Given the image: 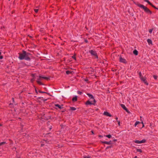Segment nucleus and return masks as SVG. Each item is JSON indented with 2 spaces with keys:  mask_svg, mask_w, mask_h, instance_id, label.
Here are the masks:
<instances>
[{
  "mask_svg": "<svg viewBox=\"0 0 158 158\" xmlns=\"http://www.w3.org/2000/svg\"><path fill=\"white\" fill-rule=\"evenodd\" d=\"M30 54L26 51H23L22 53L19 54V58L20 60L25 59L27 60H30V58L29 56Z\"/></svg>",
  "mask_w": 158,
  "mask_h": 158,
  "instance_id": "1",
  "label": "nucleus"
},
{
  "mask_svg": "<svg viewBox=\"0 0 158 158\" xmlns=\"http://www.w3.org/2000/svg\"><path fill=\"white\" fill-rule=\"evenodd\" d=\"M137 5L138 6L143 9L146 13L151 14L152 12L146 7L140 4H138Z\"/></svg>",
  "mask_w": 158,
  "mask_h": 158,
  "instance_id": "2",
  "label": "nucleus"
},
{
  "mask_svg": "<svg viewBox=\"0 0 158 158\" xmlns=\"http://www.w3.org/2000/svg\"><path fill=\"white\" fill-rule=\"evenodd\" d=\"M89 52L91 53V54L92 55L94 56L96 58H98V56L97 55V53L95 51H93V50H91Z\"/></svg>",
  "mask_w": 158,
  "mask_h": 158,
  "instance_id": "3",
  "label": "nucleus"
},
{
  "mask_svg": "<svg viewBox=\"0 0 158 158\" xmlns=\"http://www.w3.org/2000/svg\"><path fill=\"white\" fill-rule=\"evenodd\" d=\"M145 140L143 139L141 141H139L138 140H136L135 141V142L136 143L140 144L142 143H144L145 142Z\"/></svg>",
  "mask_w": 158,
  "mask_h": 158,
  "instance_id": "4",
  "label": "nucleus"
},
{
  "mask_svg": "<svg viewBox=\"0 0 158 158\" xmlns=\"http://www.w3.org/2000/svg\"><path fill=\"white\" fill-rule=\"evenodd\" d=\"M87 95L91 99H92L93 100V101H94V103H95V100L94 99L93 96L92 94H87Z\"/></svg>",
  "mask_w": 158,
  "mask_h": 158,
  "instance_id": "5",
  "label": "nucleus"
},
{
  "mask_svg": "<svg viewBox=\"0 0 158 158\" xmlns=\"http://www.w3.org/2000/svg\"><path fill=\"white\" fill-rule=\"evenodd\" d=\"M95 103H94V101H93V100L92 101H91V102H90L89 101H87L86 102V105H92V104L94 105Z\"/></svg>",
  "mask_w": 158,
  "mask_h": 158,
  "instance_id": "6",
  "label": "nucleus"
},
{
  "mask_svg": "<svg viewBox=\"0 0 158 158\" xmlns=\"http://www.w3.org/2000/svg\"><path fill=\"white\" fill-rule=\"evenodd\" d=\"M121 107L123 108L127 112H128L129 111L127 109V108L123 104H121Z\"/></svg>",
  "mask_w": 158,
  "mask_h": 158,
  "instance_id": "7",
  "label": "nucleus"
},
{
  "mask_svg": "<svg viewBox=\"0 0 158 158\" xmlns=\"http://www.w3.org/2000/svg\"><path fill=\"white\" fill-rule=\"evenodd\" d=\"M103 114L109 117H111V115L107 112H104Z\"/></svg>",
  "mask_w": 158,
  "mask_h": 158,
  "instance_id": "8",
  "label": "nucleus"
},
{
  "mask_svg": "<svg viewBox=\"0 0 158 158\" xmlns=\"http://www.w3.org/2000/svg\"><path fill=\"white\" fill-rule=\"evenodd\" d=\"M119 60L120 62H123V63H125L126 60L124 58H123L122 57H120L119 58Z\"/></svg>",
  "mask_w": 158,
  "mask_h": 158,
  "instance_id": "9",
  "label": "nucleus"
},
{
  "mask_svg": "<svg viewBox=\"0 0 158 158\" xmlns=\"http://www.w3.org/2000/svg\"><path fill=\"white\" fill-rule=\"evenodd\" d=\"M55 106L56 107H58L60 109H62L63 108V105L60 106L59 104H56L55 105Z\"/></svg>",
  "mask_w": 158,
  "mask_h": 158,
  "instance_id": "10",
  "label": "nucleus"
},
{
  "mask_svg": "<svg viewBox=\"0 0 158 158\" xmlns=\"http://www.w3.org/2000/svg\"><path fill=\"white\" fill-rule=\"evenodd\" d=\"M140 79L142 81H143L147 85L148 84V83H147L145 79L144 78H143V77H141Z\"/></svg>",
  "mask_w": 158,
  "mask_h": 158,
  "instance_id": "11",
  "label": "nucleus"
},
{
  "mask_svg": "<svg viewBox=\"0 0 158 158\" xmlns=\"http://www.w3.org/2000/svg\"><path fill=\"white\" fill-rule=\"evenodd\" d=\"M133 53L135 55H137L138 54V51L135 49L133 51Z\"/></svg>",
  "mask_w": 158,
  "mask_h": 158,
  "instance_id": "12",
  "label": "nucleus"
},
{
  "mask_svg": "<svg viewBox=\"0 0 158 158\" xmlns=\"http://www.w3.org/2000/svg\"><path fill=\"white\" fill-rule=\"evenodd\" d=\"M40 77L42 79H45L47 80H48L49 79V78L48 77H42L41 75H40Z\"/></svg>",
  "mask_w": 158,
  "mask_h": 158,
  "instance_id": "13",
  "label": "nucleus"
},
{
  "mask_svg": "<svg viewBox=\"0 0 158 158\" xmlns=\"http://www.w3.org/2000/svg\"><path fill=\"white\" fill-rule=\"evenodd\" d=\"M147 42H148L149 44H152V41L151 40L148 39L147 40Z\"/></svg>",
  "mask_w": 158,
  "mask_h": 158,
  "instance_id": "14",
  "label": "nucleus"
},
{
  "mask_svg": "<svg viewBox=\"0 0 158 158\" xmlns=\"http://www.w3.org/2000/svg\"><path fill=\"white\" fill-rule=\"evenodd\" d=\"M77 100V97L76 96L75 97H73L72 99V100L74 101H76Z\"/></svg>",
  "mask_w": 158,
  "mask_h": 158,
  "instance_id": "15",
  "label": "nucleus"
},
{
  "mask_svg": "<svg viewBox=\"0 0 158 158\" xmlns=\"http://www.w3.org/2000/svg\"><path fill=\"white\" fill-rule=\"evenodd\" d=\"M103 143L107 144H111V141H110L109 142L105 141L104 142H103Z\"/></svg>",
  "mask_w": 158,
  "mask_h": 158,
  "instance_id": "16",
  "label": "nucleus"
},
{
  "mask_svg": "<svg viewBox=\"0 0 158 158\" xmlns=\"http://www.w3.org/2000/svg\"><path fill=\"white\" fill-rule=\"evenodd\" d=\"M37 77H38V78H37V81H40L42 80V78H41L40 77V76H39V77L37 76Z\"/></svg>",
  "mask_w": 158,
  "mask_h": 158,
  "instance_id": "17",
  "label": "nucleus"
},
{
  "mask_svg": "<svg viewBox=\"0 0 158 158\" xmlns=\"http://www.w3.org/2000/svg\"><path fill=\"white\" fill-rule=\"evenodd\" d=\"M6 144V142H3L0 143V146H1L2 145H4Z\"/></svg>",
  "mask_w": 158,
  "mask_h": 158,
  "instance_id": "18",
  "label": "nucleus"
},
{
  "mask_svg": "<svg viewBox=\"0 0 158 158\" xmlns=\"http://www.w3.org/2000/svg\"><path fill=\"white\" fill-rule=\"evenodd\" d=\"M70 109L72 110H75L76 109V108L74 107H70Z\"/></svg>",
  "mask_w": 158,
  "mask_h": 158,
  "instance_id": "19",
  "label": "nucleus"
},
{
  "mask_svg": "<svg viewBox=\"0 0 158 158\" xmlns=\"http://www.w3.org/2000/svg\"><path fill=\"white\" fill-rule=\"evenodd\" d=\"M140 123V122L139 121H137L135 122L134 125L135 127H136L138 124Z\"/></svg>",
  "mask_w": 158,
  "mask_h": 158,
  "instance_id": "20",
  "label": "nucleus"
},
{
  "mask_svg": "<svg viewBox=\"0 0 158 158\" xmlns=\"http://www.w3.org/2000/svg\"><path fill=\"white\" fill-rule=\"evenodd\" d=\"M37 83L40 85H43V84L40 81H36Z\"/></svg>",
  "mask_w": 158,
  "mask_h": 158,
  "instance_id": "21",
  "label": "nucleus"
},
{
  "mask_svg": "<svg viewBox=\"0 0 158 158\" xmlns=\"http://www.w3.org/2000/svg\"><path fill=\"white\" fill-rule=\"evenodd\" d=\"M32 76L33 77V78L31 80V82H33L34 81V79L35 78H34V74H32Z\"/></svg>",
  "mask_w": 158,
  "mask_h": 158,
  "instance_id": "22",
  "label": "nucleus"
},
{
  "mask_svg": "<svg viewBox=\"0 0 158 158\" xmlns=\"http://www.w3.org/2000/svg\"><path fill=\"white\" fill-rule=\"evenodd\" d=\"M105 136L109 138H110L111 137V136L110 135H106Z\"/></svg>",
  "mask_w": 158,
  "mask_h": 158,
  "instance_id": "23",
  "label": "nucleus"
},
{
  "mask_svg": "<svg viewBox=\"0 0 158 158\" xmlns=\"http://www.w3.org/2000/svg\"><path fill=\"white\" fill-rule=\"evenodd\" d=\"M144 1L148 2L149 5L151 4V3L148 0H145Z\"/></svg>",
  "mask_w": 158,
  "mask_h": 158,
  "instance_id": "24",
  "label": "nucleus"
},
{
  "mask_svg": "<svg viewBox=\"0 0 158 158\" xmlns=\"http://www.w3.org/2000/svg\"><path fill=\"white\" fill-rule=\"evenodd\" d=\"M66 73L67 74H69L71 73V72L69 71H66Z\"/></svg>",
  "mask_w": 158,
  "mask_h": 158,
  "instance_id": "25",
  "label": "nucleus"
},
{
  "mask_svg": "<svg viewBox=\"0 0 158 158\" xmlns=\"http://www.w3.org/2000/svg\"><path fill=\"white\" fill-rule=\"evenodd\" d=\"M137 152H142V150L140 149H137Z\"/></svg>",
  "mask_w": 158,
  "mask_h": 158,
  "instance_id": "26",
  "label": "nucleus"
},
{
  "mask_svg": "<svg viewBox=\"0 0 158 158\" xmlns=\"http://www.w3.org/2000/svg\"><path fill=\"white\" fill-rule=\"evenodd\" d=\"M153 30V29H150L149 30V32L150 33H151L152 31Z\"/></svg>",
  "mask_w": 158,
  "mask_h": 158,
  "instance_id": "27",
  "label": "nucleus"
},
{
  "mask_svg": "<svg viewBox=\"0 0 158 158\" xmlns=\"http://www.w3.org/2000/svg\"><path fill=\"white\" fill-rule=\"evenodd\" d=\"M150 5L152 7L155 8V9H158V8H156V7H155V6H154L151 3V4H150Z\"/></svg>",
  "mask_w": 158,
  "mask_h": 158,
  "instance_id": "28",
  "label": "nucleus"
},
{
  "mask_svg": "<svg viewBox=\"0 0 158 158\" xmlns=\"http://www.w3.org/2000/svg\"><path fill=\"white\" fill-rule=\"evenodd\" d=\"M84 158H90L89 156H84Z\"/></svg>",
  "mask_w": 158,
  "mask_h": 158,
  "instance_id": "29",
  "label": "nucleus"
},
{
  "mask_svg": "<svg viewBox=\"0 0 158 158\" xmlns=\"http://www.w3.org/2000/svg\"><path fill=\"white\" fill-rule=\"evenodd\" d=\"M153 77L155 79H157V76L156 75H153Z\"/></svg>",
  "mask_w": 158,
  "mask_h": 158,
  "instance_id": "30",
  "label": "nucleus"
},
{
  "mask_svg": "<svg viewBox=\"0 0 158 158\" xmlns=\"http://www.w3.org/2000/svg\"><path fill=\"white\" fill-rule=\"evenodd\" d=\"M77 93L79 94H82V92L80 91H78Z\"/></svg>",
  "mask_w": 158,
  "mask_h": 158,
  "instance_id": "31",
  "label": "nucleus"
},
{
  "mask_svg": "<svg viewBox=\"0 0 158 158\" xmlns=\"http://www.w3.org/2000/svg\"><path fill=\"white\" fill-rule=\"evenodd\" d=\"M34 11L36 13H37L38 11V9H35Z\"/></svg>",
  "mask_w": 158,
  "mask_h": 158,
  "instance_id": "32",
  "label": "nucleus"
},
{
  "mask_svg": "<svg viewBox=\"0 0 158 158\" xmlns=\"http://www.w3.org/2000/svg\"><path fill=\"white\" fill-rule=\"evenodd\" d=\"M3 58V56H0V59H2Z\"/></svg>",
  "mask_w": 158,
  "mask_h": 158,
  "instance_id": "33",
  "label": "nucleus"
},
{
  "mask_svg": "<svg viewBox=\"0 0 158 158\" xmlns=\"http://www.w3.org/2000/svg\"><path fill=\"white\" fill-rule=\"evenodd\" d=\"M72 58L74 59H75V56H72Z\"/></svg>",
  "mask_w": 158,
  "mask_h": 158,
  "instance_id": "34",
  "label": "nucleus"
},
{
  "mask_svg": "<svg viewBox=\"0 0 158 158\" xmlns=\"http://www.w3.org/2000/svg\"><path fill=\"white\" fill-rule=\"evenodd\" d=\"M139 76H140V78H141V77H142L141 76V73H139Z\"/></svg>",
  "mask_w": 158,
  "mask_h": 158,
  "instance_id": "35",
  "label": "nucleus"
},
{
  "mask_svg": "<svg viewBox=\"0 0 158 158\" xmlns=\"http://www.w3.org/2000/svg\"><path fill=\"white\" fill-rule=\"evenodd\" d=\"M39 92H40V93H44V92H41L40 91H39Z\"/></svg>",
  "mask_w": 158,
  "mask_h": 158,
  "instance_id": "36",
  "label": "nucleus"
},
{
  "mask_svg": "<svg viewBox=\"0 0 158 158\" xmlns=\"http://www.w3.org/2000/svg\"><path fill=\"white\" fill-rule=\"evenodd\" d=\"M118 124L119 125H120V122H118Z\"/></svg>",
  "mask_w": 158,
  "mask_h": 158,
  "instance_id": "37",
  "label": "nucleus"
},
{
  "mask_svg": "<svg viewBox=\"0 0 158 158\" xmlns=\"http://www.w3.org/2000/svg\"><path fill=\"white\" fill-rule=\"evenodd\" d=\"M137 156H135V157H134V158H137Z\"/></svg>",
  "mask_w": 158,
  "mask_h": 158,
  "instance_id": "38",
  "label": "nucleus"
},
{
  "mask_svg": "<svg viewBox=\"0 0 158 158\" xmlns=\"http://www.w3.org/2000/svg\"><path fill=\"white\" fill-rule=\"evenodd\" d=\"M118 119V118L117 117H116V120H117V119Z\"/></svg>",
  "mask_w": 158,
  "mask_h": 158,
  "instance_id": "39",
  "label": "nucleus"
},
{
  "mask_svg": "<svg viewBox=\"0 0 158 158\" xmlns=\"http://www.w3.org/2000/svg\"><path fill=\"white\" fill-rule=\"evenodd\" d=\"M12 100H13V102H14V98H12Z\"/></svg>",
  "mask_w": 158,
  "mask_h": 158,
  "instance_id": "40",
  "label": "nucleus"
},
{
  "mask_svg": "<svg viewBox=\"0 0 158 158\" xmlns=\"http://www.w3.org/2000/svg\"><path fill=\"white\" fill-rule=\"evenodd\" d=\"M88 81V80H86V79L85 80V81Z\"/></svg>",
  "mask_w": 158,
  "mask_h": 158,
  "instance_id": "41",
  "label": "nucleus"
},
{
  "mask_svg": "<svg viewBox=\"0 0 158 158\" xmlns=\"http://www.w3.org/2000/svg\"><path fill=\"white\" fill-rule=\"evenodd\" d=\"M35 91L36 93H37V90L36 89H35Z\"/></svg>",
  "mask_w": 158,
  "mask_h": 158,
  "instance_id": "42",
  "label": "nucleus"
},
{
  "mask_svg": "<svg viewBox=\"0 0 158 158\" xmlns=\"http://www.w3.org/2000/svg\"><path fill=\"white\" fill-rule=\"evenodd\" d=\"M1 52H0V55H1Z\"/></svg>",
  "mask_w": 158,
  "mask_h": 158,
  "instance_id": "43",
  "label": "nucleus"
},
{
  "mask_svg": "<svg viewBox=\"0 0 158 158\" xmlns=\"http://www.w3.org/2000/svg\"><path fill=\"white\" fill-rule=\"evenodd\" d=\"M92 132L93 134V131H92Z\"/></svg>",
  "mask_w": 158,
  "mask_h": 158,
  "instance_id": "44",
  "label": "nucleus"
},
{
  "mask_svg": "<svg viewBox=\"0 0 158 158\" xmlns=\"http://www.w3.org/2000/svg\"><path fill=\"white\" fill-rule=\"evenodd\" d=\"M142 123L143 124V122H142Z\"/></svg>",
  "mask_w": 158,
  "mask_h": 158,
  "instance_id": "45",
  "label": "nucleus"
},
{
  "mask_svg": "<svg viewBox=\"0 0 158 158\" xmlns=\"http://www.w3.org/2000/svg\"><path fill=\"white\" fill-rule=\"evenodd\" d=\"M1 126V125L0 124V126Z\"/></svg>",
  "mask_w": 158,
  "mask_h": 158,
  "instance_id": "46",
  "label": "nucleus"
}]
</instances>
